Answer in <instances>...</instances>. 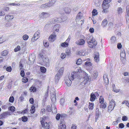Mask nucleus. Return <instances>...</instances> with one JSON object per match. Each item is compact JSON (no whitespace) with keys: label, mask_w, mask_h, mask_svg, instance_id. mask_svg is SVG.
Here are the masks:
<instances>
[{"label":"nucleus","mask_w":129,"mask_h":129,"mask_svg":"<svg viewBox=\"0 0 129 129\" xmlns=\"http://www.w3.org/2000/svg\"><path fill=\"white\" fill-rule=\"evenodd\" d=\"M121 57L124 58L125 56V54L124 51H122L120 54Z\"/></svg>","instance_id":"58836bf2"},{"label":"nucleus","mask_w":129,"mask_h":129,"mask_svg":"<svg viewBox=\"0 0 129 129\" xmlns=\"http://www.w3.org/2000/svg\"><path fill=\"white\" fill-rule=\"evenodd\" d=\"M61 76L59 75V73H57L55 77V81L56 82H57L61 77Z\"/></svg>","instance_id":"aec40b11"},{"label":"nucleus","mask_w":129,"mask_h":129,"mask_svg":"<svg viewBox=\"0 0 129 129\" xmlns=\"http://www.w3.org/2000/svg\"><path fill=\"white\" fill-rule=\"evenodd\" d=\"M66 56V54L64 53H62L60 56L61 58L62 59H63L65 58Z\"/></svg>","instance_id":"5fc2aeb1"},{"label":"nucleus","mask_w":129,"mask_h":129,"mask_svg":"<svg viewBox=\"0 0 129 129\" xmlns=\"http://www.w3.org/2000/svg\"><path fill=\"white\" fill-rule=\"evenodd\" d=\"M117 11V13L118 14H121L123 12L122 8L120 7L118 8Z\"/></svg>","instance_id":"393cba45"},{"label":"nucleus","mask_w":129,"mask_h":129,"mask_svg":"<svg viewBox=\"0 0 129 129\" xmlns=\"http://www.w3.org/2000/svg\"><path fill=\"white\" fill-rule=\"evenodd\" d=\"M51 99L52 102L54 103L56 101L55 94V93L51 94Z\"/></svg>","instance_id":"f3484780"},{"label":"nucleus","mask_w":129,"mask_h":129,"mask_svg":"<svg viewBox=\"0 0 129 129\" xmlns=\"http://www.w3.org/2000/svg\"><path fill=\"white\" fill-rule=\"evenodd\" d=\"M14 101V98L13 96H10L9 99V101L11 103H13Z\"/></svg>","instance_id":"a18cd8bd"},{"label":"nucleus","mask_w":129,"mask_h":129,"mask_svg":"<svg viewBox=\"0 0 129 129\" xmlns=\"http://www.w3.org/2000/svg\"><path fill=\"white\" fill-rule=\"evenodd\" d=\"M20 47L19 46H18L17 47L14 49V51L16 52L20 50Z\"/></svg>","instance_id":"864d4df0"},{"label":"nucleus","mask_w":129,"mask_h":129,"mask_svg":"<svg viewBox=\"0 0 129 129\" xmlns=\"http://www.w3.org/2000/svg\"><path fill=\"white\" fill-rule=\"evenodd\" d=\"M94 107V104L93 103H89L88 106L89 109L91 110H92Z\"/></svg>","instance_id":"412c9836"},{"label":"nucleus","mask_w":129,"mask_h":129,"mask_svg":"<svg viewBox=\"0 0 129 129\" xmlns=\"http://www.w3.org/2000/svg\"><path fill=\"white\" fill-rule=\"evenodd\" d=\"M82 62V60L80 59H79L76 62V64L78 65L81 64Z\"/></svg>","instance_id":"603ef678"},{"label":"nucleus","mask_w":129,"mask_h":129,"mask_svg":"<svg viewBox=\"0 0 129 129\" xmlns=\"http://www.w3.org/2000/svg\"><path fill=\"white\" fill-rule=\"evenodd\" d=\"M52 112L54 113H56L57 112V109L55 105L53 104L51 105Z\"/></svg>","instance_id":"ddd939ff"},{"label":"nucleus","mask_w":129,"mask_h":129,"mask_svg":"<svg viewBox=\"0 0 129 129\" xmlns=\"http://www.w3.org/2000/svg\"><path fill=\"white\" fill-rule=\"evenodd\" d=\"M82 14H81V12H79L77 15L76 20V21L78 20H79L81 18V17H82Z\"/></svg>","instance_id":"6ab92c4d"},{"label":"nucleus","mask_w":129,"mask_h":129,"mask_svg":"<svg viewBox=\"0 0 129 129\" xmlns=\"http://www.w3.org/2000/svg\"><path fill=\"white\" fill-rule=\"evenodd\" d=\"M64 11L66 13L69 14L71 12V9L70 8L66 7L64 9Z\"/></svg>","instance_id":"5701e85b"},{"label":"nucleus","mask_w":129,"mask_h":129,"mask_svg":"<svg viewBox=\"0 0 129 129\" xmlns=\"http://www.w3.org/2000/svg\"><path fill=\"white\" fill-rule=\"evenodd\" d=\"M56 35L54 33L52 34L49 36V40L50 42L54 41L56 38Z\"/></svg>","instance_id":"1a4fd4ad"},{"label":"nucleus","mask_w":129,"mask_h":129,"mask_svg":"<svg viewBox=\"0 0 129 129\" xmlns=\"http://www.w3.org/2000/svg\"><path fill=\"white\" fill-rule=\"evenodd\" d=\"M46 110L49 112L51 111V108L50 106H48L47 107Z\"/></svg>","instance_id":"bf43d9fd"},{"label":"nucleus","mask_w":129,"mask_h":129,"mask_svg":"<svg viewBox=\"0 0 129 129\" xmlns=\"http://www.w3.org/2000/svg\"><path fill=\"white\" fill-rule=\"evenodd\" d=\"M8 52L6 50L3 51L2 52V55L3 56L6 55L8 54Z\"/></svg>","instance_id":"4c0bfd02"},{"label":"nucleus","mask_w":129,"mask_h":129,"mask_svg":"<svg viewBox=\"0 0 129 129\" xmlns=\"http://www.w3.org/2000/svg\"><path fill=\"white\" fill-rule=\"evenodd\" d=\"M85 43V41L84 39H80L76 41V43L77 45H83Z\"/></svg>","instance_id":"39448f33"},{"label":"nucleus","mask_w":129,"mask_h":129,"mask_svg":"<svg viewBox=\"0 0 129 129\" xmlns=\"http://www.w3.org/2000/svg\"><path fill=\"white\" fill-rule=\"evenodd\" d=\"M107 106L106 105L105 103H102L100 105V108H102L105 109V108Z\"/></svg>","instance_id":"37998d69"},{"label":"nucleus","mask_w":129,"mask_h":129,"mask_svg":"<svg viewBox=\"0 0 129 129\" xmlns=\"http://www.w3.org/2000/svg\"><path fill=\"white\" fill-rule=\"evenodd\" d=\"M42 60L44 63V64L47 67H49V59L47 57H45L42 59Z\"/></svg>","instance_id":"0eeeda50"},{"label":"nucleus","mask_w":129,"mask_h":129,"mask_svg":"<svg viewBox=\"0 0 129 129\" xmlns=\"http://www.w3.org/2000/svg\"><path fill=\"white\" fill-rule=\"evenodd\" d=\"M29 90L30 91L34 92L36 91L37 89L36 87L32 86L30 88Z\"/></svg>","instance_id":"c85d7f7f"},{"label":"nucleus","mask_w":129,"mask_h":129,"mask_svg":"<svg viewBox=\"0 0 129 129\" xmlns=\"http://www.w3.org/2000/svg\"><path fill=\"white\" fill-rule=\"evenodd\" d=\"M85 51L83 50H80L78 52V54L81 56H83L85 55Z\"/></svg>","instance_id":"a211bd4d"},{"label":"nucleus","mask_w":129,"mask_h":129,"mask_svg":"<svg viewBox=\"0 0 129 129\" xmlns=\"http://www.w3.org/2000/svg\"><path fill=\"white\" fill-rule=\"evenodd\" d=\"M49 122L48 123L47 122H45L43 124L44 129H49Z\"/></svg>","instance_id":"4be33fe9"},{"label":"nucleus","mask_w":129,"mask_h":129,"mask_svg":"<svg viewBox=\"0 0 129 129\" xmlns=\"http://www.w3.org/2000/svg\"><path fill=\"white\" fill-rule=\"evenodd\" d=\"M76 126L75 124H74L72 125L71 129H76Z\"/></svg>","instance_id":"774afa93"},{"label":"nucleus","mask_w":129,"mask_h":129,"mask_svg":"<svg viewBox=\"0 0 129 129\" xmlns=\"http://www.w3.org/2000/svg\"><path fill=\"white\" fill-rule=\"evenodd\" d=\"M62 19L61 17H59L58 18H56V19H55L53 20L54 22V23L55 22H63L65 21L64 19H63L62 20Z\"/></svg>","instance_id":"2eb2a0df"},{"label":"nucleus","mask_w":129,"mask_h":129,"mask_svg":"<svg viewBox=\"0 0 129 129\" xmlns=\"http://www.w3.org/2000/svg\"><path fill=\"white\" fill-rule=\"evenodd\" d=\"M92 38V36H87L86 38V39L87 40V42L89 44V46L91 48L94 47L97 44L96 42L94 41Z\"/></svg>","instance_id":"f03ea898"},{"label":"nucleus","mask_w":129,"mask_h":129,"mask_svg":"<svg viewBox=\"0 0 129 129\" xmlns=\"http://www.w3.org/2000/svg\"><path fill=\"white\" fill-rule=\"evenodd\" d=\"M109 105H112L113 107L114 106H115L116 104L114 101L113 99L110 102Z\"/></svg>","instance_id":"2f4dec72"},{"label":"nucleus","mask_w":129,"mask_h":129,"mask_svg":"<svg viewBox=\"0 0 129 129\" xmlns=\"http://www.w3.org/2000/svg\"><path fill=\"white\" fill-rule=\"evenodd\" d=\"M116 40V39L115 37L114 36H113L111 38V42L113 43H114Z\"/></svg>","instance_id":"f704fd0d"},{"label":"nucleus","mask_w":129,"mask_h":129,"mask_svg":"<svg viewBox=\"0 0 129 129\" xmlns=\"http://www.w3.org/2000/svg\"><path fill=\"white\" fill-rule=\"evenodd\" d=\"M68 42H65L61 44V46L63 47H66L68 46Z\"/></svg>","instance_id":"72a5a7b5"},{"label":"nucleus","mask_w":129,"mask_h":129,"mask_svg":"<svg viewBox=\"0 0 129 129\" xmlns=\"http://www.w3.org/2000/svg\"><path fill=\"white\" fill-rule=\"evenodd\" d=\"M103 8L107 9L109 7V4L107 3H104L102 4Z\"/></svg>","instance_id":"b1692460"},{"label":"nucleus","mask_w":129,"mask_h":129,"mask_svg":"<svg viewBox=\"0 0 129 129\" xmlns=\"http://www.w3.org/2000/svg\"><path fill=\"white\" fill-rule=\"evenodd\" d=\"M96 94H98V93L95 92L94 93H91L90 94V101L91 102L94 101L95 99L96 95Z\"/></svg>","instance_id":"6e6552de"},{"label":"nucleus","mask_w":129,"mask_h":129,"mask_svg":"<svg viewBox=\"0 0 129 129\" xmlns=\"http://www.w3.org/2000/svg\"><path fill=\"white\" fill-rule=\"evenodd\" d=\"M40 33L38 30L35 34L33 37L32 38L31 41L34 42L36 40L39 38V36L40 35Z\"/></svg>","instance_id":"20e7f679"},{"label":"nucleus","mask_w":129,"mask_h":129,"mask_svg":"<svg viewBox=\"0 0 129 129\" xmlns=\"http://www.w3.org/2000/svg\"><path fill=\"white\" fill-rule=\"evenodd\" d=\"M115 85H113V88L112 89V90L114 92H119V91L120 90V89H116L115 88H114V87L115 86Z\"/></svg>","instance_id":"79ce46f5"},{"label":"nucleus","mask_w":129,"mask_h":129,"mask_svg":"<svg viewBox=\"0 0 129 129\" xmlns=\"http://www.w3.org/2000/svg\"><path fill=\"white\" fill-rule=\"evenodd\" d=\"M100 102L101 104L103 103L104 102V99L103 98H102L101 96L100 98L99 99Z\"/></svg>","instance_id":"0e129e2a"},{"label":"nucleus","mask_w":129,"mask_h":129,"mask_svg":"<svg viewBox=\"0 0 129 129\" xmlns=\"http://www.w3.org/2000/svg\"><path fill=\"white\" fill-rule=\"evenodd\" d=\"M63 68H60L59 71L57 73H59V75L61 76L63 72Z\"/></svg>","instance_id":"473e14b6"},{"label":"nucleus","mask_w":129,"mask_h":129,"mask_svg":"<svg viewBox=\"0 0 129 129\" xmlns=\"http://www.w3.org/2000/svg\"><path fill=\"white\" fill-rule=\"evenodd\" d=\"M51 5L49 4V3L43 4L42 5V8H47L50 7L51 6Z\"/></svg>","instance_id":"c756f323"},{"label":"nucleus","mask_w":129,"mask_h":129,"mask_svg":"<svg viewBox=\"0 0 129 129\" xmlns=\"http://www.w3.org/2000/svg\"><path fill=\"white\" fill-rule=\"evenodd\" d=\"M61 115L59 113H58L57 114L56 116V119L57 120H58L60 118V117Z\"/></svg>","instance_id":"6e6d98bb"},{"label":"nucleus","mask_w":129,"mask_h":129,"mask_svg":"<svg viewBox=\"0 0 129 129\" xmlns=\"http://www.w3.org/2000/svg\"><path fill=\"white\" fill-rule=\"evenodd\" d=\"M41 20H44V18H46L47 17H48L49 16L48 14L46 13H45L44 12H43L41 14Z\"/></svg>","instance_id":"9d476101"},{"label":"nucleus","mask_w":129,"mask_h":129,"mask_svg":"<svg viewBox=\"0 0 129 129\" xmlns=\"http://www.w3.org/2000/svg\"><path fill=\"white\" fill-rule=\"evenodd\" d=\"M78 73V72H72L71 74L70 78L68 77V79L66 78L65 79L66 84L68 86H70L71 85L72 82L71 80H73L74 78H76Z\"/></svg>","instance_id":"f257e3e1"},{"label":"nucleus","mask_w":129,"mask_h":129,"mask_svg":"<svg viewBox=\"0 0 129 129\" xmlns=\"http://www.w3.org/2000/svg\"><path fill=\"white\" fill-rule=\"evenodd\" d=\"M66 126L64 121L63 120L61 119L60 120L59 129H66Z\"/></svg>","instance_id":"7ed1b4c3"},{"label":"nucleus","mask_w":129,"mask_h":129,"mask_svg":"<svg viewBox=\"0 0 129 129\" xmlns=\"http://www.w3.org/2000/svg\"><path fill=\"white\" fill-rule=\"evenodd\" d=\"M14 18V17L12 15H7L5 17V19L8 21H9Z\"/></svg>","instance_id":"f8f14e48"},{"label":"nucleus","mask_w":129,"mask_h":129,"mask_svg":"<svg viewBox=\"0 0 129 129\" xmlns=\"http://www.w3.org/2000/svg\"><path fill=\"white\" fill-rule=\"evenodd\" d=\"M28 79L25 77H24L22 79V81L24 83H26L28 81Z\"/></svg>","instance_id":"a19ab883"},{"label":"nucleus","mask_w":129,"mask_h":129,"mask_svg":"<svg viewBox=\"0 0 129 129\" xmlns=\"http://www.w3.org/2000/svg\"><path fill=\"white\" fill-rule=\"evenodd\" d=\"M92 13L93 16L97 15L98 14L97 11L95 9H94L92 11Z\"/></svg>","instance_id":"c9c22d12"},{"label":"nucleus","mask_w":129,"mask_h":129,"mask_svg":"<svg viewBox=\"0 0 129 129\" xmlns=\"http://www.w3.org/2000/svg\"><path fill=\"white\" fill-rule=\"evenodd\" d=\"M95 113L96 116H99L101 114V112H99L98 108H96Z\"/></svg>","instance_id":"e433bc0d"},{"label":"nucleus","mask_w":129,"mask_h":129,"mask_svg":"<svg viewBox=\"0 0 129 129\" xmlns=\"http://www.w3.org/2000/svg\"><path fill=\"white\" fill-rule=\"evenodd\" d=\"M28 36L26 35H23L22 37L23 39L24 40H27L28 39Z\"/></svg>","instance_id":"49530a36"},{"label":"nucleus","mask_w":129,"mask_h":129,"mask_svg":"<svg viewBox=\"0 0 129 129\" xmlns=\"http://www.w3.org/2000/svg\"><path fill=\"white\" fill-rule=\"evenodd\" d=\"M66 54L67 56H70V55L71 52L70 50H69L68 49L66 50Z\"/></svg>","instance_id":"3c124183"},{"label":"nucleus","mask_w":129,"mask_h":129,"mask_svg":"<svg viewBox=\"0 0 129 129\" xmlns=\"http://www.w3.org/2000/svg\"><path fill=\"white\" fill-rule=\"evenodd\" d=\"M8 5H13V6H15L16 5H19L20 4L19 3L16 4L15 3H8Z\"/></svg>","instance_id":"de8ad7c7"},{"label":"nucleus","mask_w":129,"mask_h":129,"mask_svg":"<svg viewBox=\"0 0 129 129\" xmlns=\"http://www.w3.org/2000/svg\"><path fill=\"white\" fill-rule=\"evenodd\" d=\"M6 70L7 71L10 72L12 70V68L11 67H9L6 69Z\"/></svg>","instance_id":"680f3d73"},{"label":"nucleus","mask_w":129,"mask_h":129,"mask_svg":"<svg viewBox=\"0 0 129 129\" xmlns=\"http://www.w3.org/2000/svg\"><path fill=\"white\" fill-rule=\"evenodd\" d=\"M85 76L84 77V82L85 84H86L87 82H89L90 81V79L89 78L87 74H85Z\"/></svg>","instance_id":"9b49d317"},{"label":"nucleus","mask_w":129,"mask_h":129,"mask_svg":"<svg viewBox=\"0 0 129 129\" xmlns=\"http://www.w3.org/2000/svg\"><path fill=\"white\" fill-rule=\"evenodd\" d=\"M107 23V21L106 19H105L103 20L102 23V25L104 27L105 26Z\"/></svg>","instance_id":"bb28decb"},{"label":"nucleus","mask_w":129,"mask_h":129,"mask_svg":"<svg viewBox=\"0 0 129 129\" xmlns=\"http://www.w3.org/2000/svg\"><path fill=\"white\" fill-rule=\"evenodd\" d=\"M56 1V0H51L49 3V4L51 5V6L53 5Z\"/></svg>","instance_id":"09e8293b"},{"label":"nucleus","mask_w":129,"mask_h":129,"mask_svg":"<svg viewBox=\"0 0 129 129\" xmlns=\"http://www.w3.org/2000/svg\"><path fill=\"white\" fill-rule=\"evenodd\" d=\"M104 78V82L106 83H108V79L107 77V75L105 74L103 76Z\"/></svg>","instance_id":"a878e982"},{"label":"nucleus","mask_w":129,"mask_h":129,"mask_svg":"<svg viewBox=\"0 0 129 129\" xmlns=\"http://www.w3.org/2000/svg\"><path fill=\"white\" fill-rule=\"evenodd\" d=\"M10 115V112L8 111L5 112L0 115V119H2L5 118L7 116Z\"/></svg>","instance_id":"423d86ee"},{"label":"nucleus","mask_w":129,"mask_h":129,"mask_svg":"<svg viewBox=\"0 0 129 129\" xmlns=\"http://www.w3.org/2000/svg\"><path fill=\"white\" fill-rule=\"evenodd\" d=\"M85 64L86 66L90 67L91 66V63L90 62L87 61L85 62Z\"/></svg>","instance_id":"13d9d810"},{"label":"nucleus","mask_w":129,"mask_h":129,"mask_svg":"<svg viewBox=\"0 0 129 129\" xmlns=\"http://www.w3.org/2000/svg\"><path fill=\"white\" fill-rule=\"evenodd\" d=\"M35 111V107L34 106H31L30 110V112L32 114L34 113Z\"/></svg>","instance_id":"7c9ffc66"},{"label":"nucleus","mask_w":129,"mask_h":129,"mask_svg":"<svg viewBox=\"0 0 129 129\" xmlns=\"http://www.w3.org/2000/svg\"><path fill=\"white\" fill-rule=\"evenodd\" d=\"M40 70L41 72L43 73H45L46 71V69L44 67H41L40 68Z\"/></svg>","instance_id":"cd10ccee"},{"label":"nucleus","mask_w":129,"mask_h":129,"mask_svg":"<svg viewBox=\"0 0 129 129\" xmlns=\"http://www.w3.org/2000/svg\"><path fill=\"white\" fill-rule=\"evenodd\" d=\"M126 12L127 13L128 16H129V6H127L126 7Z\"/></svg>","instance_id":"e2e57ef3"},{"label":"nucleus","mask_w":129,"mask_h":129,"mask_svg":"<svg viewBox=\"0 0 129 129\" xmlns=\"http://www.w3.org/2000/svg\"><path fill=\"white\" fill-rule=\"evenodd\" d=\"M114 109L113 108L111 107V105H109L108 108V112H110Z\"/></svg>","instance_id":"8fccbe9b"},{"label":"nucleus","mask_w":129,"mask_h":129,"mask_svg":"<svg viewBox=\"0 0 129 129\" xmlns=\"http://www.w3.org/2000/svg\"><path fill=\"white\" fill-rule=\"evenodd\" d=\"M127 119L128 118L126 116H123L122 117V120L123 121H126Z\"/></svg>","instance_id":"69168bd1"},{"label":"nucleus","mask_w":129,"mask_h":129,"mask_svg":"<svg viewBox=\"0 0 129 129\" xmlns=\"http://www.w3.org/2000/svg\"><path fill=\"white\" fill-rule=\"evenodd\" d=\"M20 75L22 77H23L24 76V71L23 70H22L20 72Z\"/></svg>","instance_id":"338daca9"},{"label":"nucleus","mask_w":129,"mask_h":129,"mask_svg":"<svg viewBox=\"0 0 129 129\" xmlns=\"http://www.w3.org/2000/svg\"><path fill=\"white\" fill-rule=\"evenodd\" d=\"M28 120L27 117L25 116H23L22 118V121L23 122H25L26 121Z\"/></svg>","instance_id":"ea45409f"},{"label":"nucleus","mask_w":129,"mask_h":129,"mask_svg":"<svg viewBox=\"0 0 129 129\" xmlns=\"http://www.w3.org/2000/svg\"><path fill=\"white\" fill-rule=\"evenodd\" d=\"M8 109L9 110L13 112H14L15 110V108L13 106H11L9 107Z\"/></svg>","instance_id":"c03bdc74"},{"label":"nucleus","mask_w":129,"mask_h":129,"mask_svg":"<svg viewBox=\"0 0 129 129\" xmlns=\"http://www.w3.org/2000/svg\"><path fill=\"white\" fill-rule=\"evenodd\" d=\"M1 38H2L3 42L6 41L7 39V38L5 36H2L1 37Z\"/></svg>","instance_id":"4d7b16f0"},{"label":"nucleus","mask_w":129,"mask_h":129,"mask_svg":"<svg viewBox=\"0 0 129 129\" xmlns=\"http://www.w3.org/2000/svg\"><path fill=\"white\" fill-rule=\"evenodd\" d=\"M35 59V57L34 56L30 55L29 56V60L31 64L34 63Z\"/></svg>","instance_id":"4468645a"},{"label":"nucleus","mask_w":129,"mask_h":129,"mask_svg":"<svg viewBox=\"0 0 129 129\" xmlns=\"http://www.w3.org/2000/svg\"><path fill=\"white\" fill-rule=\"evenodd\" d=\"M124 124L122 123H120L119 124V128H122L124 127Z\"/></svg>","instance_id":"052dcab7"},{"label":"nucleus","mask_w":129,"mask_h":129,"mask_svg":"<svg viewBox=\"0 0 129 129\" xmlns=\"http://www.w3.org/2000/svg\"><path fill=\"white\" fill-rule=\"evenodd\" d=\"M99 53H96L95 54V57H94V60L96 62H98L99 61Z\"/></svg>","instance_id":"dca6fc26"}]
</instances>
